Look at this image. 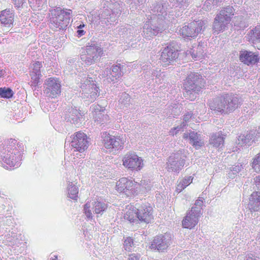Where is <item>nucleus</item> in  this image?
<instances>
[{"label":"nucleus","mask_w":260,"mask_h":260,"mask_svg":"<svg viewBox=\"0 0 260 260\" xmlns=\"http://www.w3.org/2000/svg\"><path fill=\"white\" fill-rule=\"evenodd\" d=\"M104 55L103 48L99 44L91 43L86 46L80 55V59L87 66H90L100 60Z\"/></svg>","instance_id":"20e7f679"},{"label":"nucleus","mask_w":260,"mask_h":260,"mask_svg":"<svg viewBox=\"0 0 260 260\" xmlns=\"http://www.w3.org/2000/svg\"><path fill=\"white\" fill-rule=\"evenodd\" d=\"M146 73L147 76L149 77L150 76L152 80L154 79V77H155L156 79H159L160 77H161V75L162 74V73H161L160 70H155L154 69H150V70H149L148 72H146Z\"/></svg>","instance_id":"c03bdc74"},{"label":"nucleus","mask_w":260,"mask_h":260,"mask_svg":"<svg viewBox=\"0 0 260 260\" xmlns=\"http://www.w3.org/2000/svg\"><path fill=\"white\" fill-rule=\"evenodd\" d=\"M84 213L88 219L92 218V213L90 209V204L88 202L84 205Z\"/></svg>","instance_id":"de8ad7c7"},{"label":"nucleus","mask_w":260,"mask_h":260,"mask_svg":"<svg viewBox=\"0 0 260 260\" xmlns=\"http://www.w3.org/2000/svg\"><path fill=\"white\" fill-rule=\"evenodd\" d=\"M243 169V166L240 164H237L230 168V171L228 173V176L230 178H234Z\"/></svg>","instance_id":"e433bc0d"},{"label":"nucleus","mask_w":260,"mask_h":260,"mask_svg":"<svg viewBox=\"0 0 260 260\" xmlns=\"http://www.w3.org/2000/svg\"><path fill=\"white\" fill-rule=\"evenodd\" d=\"M104 146L108 151L113 153H115L123 147V143L120 137H117L110 135L107 133L103 134Z\"/></svg>","instance_id":"2eb2a0df"},{"label":"nucleus","mask_w":260,"mask_h":260,"mask_svg":"<svg viewBox=\"0 0 260 260\" xmlns=\"http://www.w3.org/2000/svg\"><path fill=\"white\" fill-rule=\"evenodd\" d=\"M248 206L251 211H260V191L253 192L251 194Z\"/></svg>","instance_id":"cd10ccee"},{"label":"nucleus","mask_w":260,"mask_h":260,"mask_svg":"<svg viewBox=\"0 0 260 260\" xmlns=\"http://www.w3.org/2000/svg\"><path fill=\"white\" fill-rule=\"evenodd\" d=\"M140 184L141 185V187H140V191L139 193H140L141 191V192H143V190H141V188H142V187H143V185L144 184V183H143V182H142V181H141V184Z\"/></svg>","instance_id":"0e129e2a"},{"label":"nucleus","mask_w":260,"mask_h":260,"mask_svg":"<svg viewBox=\"0 0 260 260\" xmlns=\"http://www.w3.org/2000/svg\"><path fill=\"white\" fill-rule=\"evenodd\" d=\"M192 116V113L191 112H187L185 115H184L183 120L186 122L188 121Z\"/></svg>","instance_id":"4d7b16f0"},{"label":"nucleus","mask_w":260,"mask_h":260,"mask_svg":"<svg viewBox=\"0 0 260 260\" xmlns=\"http://www.w3.org/2000/svg\"><path fill=\"white\" fill-rule=\"evenodd\" d=\"M191 2L192 0H171L170 5L167 2L153 5L150 12L151 16L148 17L149 21L143 27L144 38L150 40L165 30L170 23L173 22L174 13L169 11L168 7L184 10Z\"/></svg>","instance_id":"f257e3e1"},{"label":"nucleus","mask_w":260,"mask_h":260,"mask_svg":"<svg viewBox=\"0 0 260 260\" xmlns=\"http://www.w3.org/2000/svg\"><path fill=\"white\" fill-rule=\"evenodd\" d=\"M124 218L128 220L131 223H139V221L138 218V215L137 214V208L134 207H129V208L124 214Z\"/></svg>","instance_id":"2f4dec72"},{"label":"nucleus","mask_w":260,"mask_h":260,"mask_svg":"<svg viewBox=\"0 0 260 260\" xmlns=\"http://www.w3.org/2000/svg\"><path fill=\"white\" fill-rule=\"evenodd\" d=\"M204 86V79L198 73H191L188 75L184 84V95L188 99L193 98V93H197Z\"/></svg>","instance_id":"39448f33"},{"label":"nucleus","mask_w":260,"mask_h":260,"mask_svg":"<svg viewBox=\"0 0 260 260\" xmlns=\"http://www.w3.org/2000/svg\"><path fill=\"white\" fill-rule=\"evenodd\" d=\"M66 112V120L74 124H80L82 115L76 109H69Z\"/></svg>","instance_id":"a878e982"},{"label":"nucleus","mask_w":260,"mask_h":260,"mask_svg":"<svg viewBox=\"0 0 260 260\" xmlns=\"http://www.w3.org/2000/svg\"><path fill=\"white\" fill-rule=\"evenodd\" d=\"M196 94V93H193V95H194V94ZM194 98H196V96H193V99H194ZM190 99L191 100H192L193 99V98H192L191 99Z\"/></svg>","instance_id":"774afa93"},{"label":"nucleus","mask_w":260,"mask_h":260,"mask_svg":"<svg viewBox=\"0 0 260 260\" xmlns=\"http://www.w3.org/2000/svg\"><path fill=\"white\" fill-rule=\"evenodd\" d=\"M183 186H184V185H183V184L181 183V182L180 181H179L177 185L176 191L178 193L180 192L183 189H184L185 188Z\"/></svg>","instance_id":"864d4df0"},{"label":"nucleus","mask_w":260,"mask_h":260,"mask_svg":"<svg viewBox=\"0 0 260 260\" xmlns=\"http://www.w3.org/2000/svg\"><path fill=\"white\" fill-rule=\"evenodd\" d=\"M71 146L74 151L84 152L89 146L88 138L86 135L81 132L75 133L65 141V147Z\"/></svg>","instance_id":"6e6552de"},{"label":"nucleus","mask_w":260,"mask_h":260,"mask_svg":"<svg viewBox=\"0 0 260 260\" xmlns=\"http://www.w3.org/2000/svg\"><path fill=\"white\" fill-rule=\"evenodd\" d=\"M84 26H85V25L84 24H80V25H79L77 27L78 29H81Z\"/></svg>","instance_id":"e2e57ef3"},{"label":"nucleus","mask_w":260,"mask_h":260,"mask_svg":"<svg viewBox=\"0 0 260 260\" xmlns=\"http://www.w3.org/2000/svg\"><path fill=\"white\" fill-rule=\"evenodd\" d=\"M129 2H131V5H132L130 9H134V7L135 6V9H138V10H141L144 6V3L146 2V0H128ZM134 10H133V11Z\"/></svg>","instance_id":"37998d69"},{"label":"nucleus","mask_w":260,"mask_h":260,"mask_svg":"<svg viewBox=\"0 0 260 260\" xmlns=\"http://www.w3.org/2000/svg\"><path fill=\"white\" fill-rule=\"evenodd\" d=\"M255 132L251 131L247 134L246 136L240 135L238 138V144L242 146L243 144L250 146L251 144L255 142L254 135Z\"/></svg>","instance_id":"7c9ffc66"},{"label":"nucleus","mask_w":260,"mask_h":260,"mask_svg":"<svg viewBox=\"0 0 260 260\" xmlns=\"http://www.w3.org/2000/svg\"><path fill=\"white\" fill-rule=\"evenodd\" d=\"M72 11L57 7L54 10V16L50 18L51 25L55 28L66 29L69 24Z\"/></svg>","instance_id":"423d86ee"},{"label":"nucleus","mask_w":260,"mask_h":260,"mask_svg":"<svg viewBox=\"0 0 260 260\" xmlns=\"http://www.w3.org/2000/svg\"><path fill=\"white\" fill-rule=\"evenodd\" d=\"M17 141L10 139L0 146V160L8 165L10 168H17L21 165L22 155L16 149Z\"/></svg>","instance_id":"f03ea898"},{"label":"nucleus","mask_w":260,"mask_h":260,"mask_svg":"<svg viewBox=\"0 0 260 260\" xmlns=\"http://www.w3.org/2000/svg\"><path fill=\"white\" fill-rule=\"evenodd\" d=\"M190 52L192 58L197 60L202 57L204 51L202 48V46L198 45L196 50L192 49V51Z\"/></svg>","instance_id":"ea45409f"},{"label":"nucleus","mask_w":260,"mask_h":260,"mask_svg":"<svg viewBox=\"0 0 260 260\" xmlns=\"http://www.w3.org/2000/svg\"><path fill=\"white\" fill-rule=\"evenodd\" d=\"M186 153L184 150H180L172 154L168 158L167 169L170 172L179 173L185 165Z\"/></svg>","instance_id":"9d476101"},{"label":"nucleus","mask_w":260,"mask_h":260,"mask_svg":"<svg viewBox=\"0 0 260 260\" xmlns=\"http://www.w3.org/2000/svg\"><path fill=\"white\" fill-rule=\"evenodd\" d=\"M201 214L199 212L193 211L190 210L186 213L182 220V226L184 228L191 229L193 228L198 223L199 218Z\"/></svg>","instance_id":"412c9836"},{"label":"nucleus","mask_w":260,"mask_h":260,"mask_svg":"<svg viewBox=\"0 0 260 260\" xmlns=\"http://www.w3.org/2000/svg\"><path fill=\"white\" fill-rule=\"evenodd\" d=\"M144 187L146 191H148L151 189V186L149 185H146V186H145Z\"/></svg>","instance_id":"680f3d73"},{"label":"nucleus","mask_w":260,"mask_h":260,"mask_svg":"<svg viewBox=\"0 0 260 260\" xmlns=\"http://www.w3.org/2000/svg\"><path fill=\"white\" fill-rule=\"evenodd\" d=\"M14 4L17 8L20 7L24 3V0H13Z\"/></svg>","instance_id":"6e6d98bb"},{"label":"nucleus","mask_w":260,"mask_h":260,"mask_svg":"<svg viewBox=\"0 0 260 260\" xmlns=\"http://www.w3.org/2000/svg\"><path fill=\"white\" fill-rule=\"evenodd\" d=\"M255 182L257 187L260 190V176L256 177Z\"/></svg>","instance_id":"13d9d810"},{"label":"nucleus","mask_w":260,"mask_h":260,"mask_svg":"<svg viewBox=\"0 0 260 260\" xmlns=\"http://www.w3.org/2000/svg\"><path fill=\"white\" fill-rule=\"evenodd\" d=\"M179 55L178 46L176 43L172 42L162 50L159 59L163 66L167 67L172 64Z\"/></svg>","instance_id":"4468645a"},{"label":"nucleus","mask_w":260,"mask_h":260,"mask_svg":"<svg viewBox=\"0 0 260 260\" xmlns=\"http://www.w3.org/2000/svg\"><path fill=\"white\" fill-rule=\"evenodd\" d=\"M5 74V71L3 69H0V78L4 75Z\"/></svg>","instance_id":"052dcab7"},{"label":"nucleus","mask_w":260,"mask_h":260,"mask_svg":"<svg viewBox=\"0 0 260 260\" xmlns=\"http://www.w3.org/2000/svg\"><path fill=\"white\" fill-rule=\"evenodd\" d=\"M41 67V63L39 61H36L32 64V69L30 73L31 78L32 80V85L36 86L39 82L40 77L41 76L40 68Z\"/></svg>","instance_id":"c85d7f7f"},{"label":"nucleus","mask_w":260,"mask_h":260,"mask_svg":"<svg viewBox=\"0 0 260 260\" xmlns=\"http://www.w3.org/2000/svg\"><path fill=\"white\" fill-rule=\"evenodd\" d=\"M137 214L139 221L145 223H149L153 219L152 208L149 204H144L137 208Z\"/></svg>","instance_id":"6ab92c4d"},{"label":"nucleus","mask_w":260,"mask_h":260,"mask_svg":"<svg viewBox=\"0 0 260 260\" xmlns=\"http://www.w3.org/2000/svg\"><path fill=\"white\" fill-rule=\"evenodd\" d=\"M181 107L179 105H175L169 107V113L167 114L169 117H176L180 115L181 112Z\"/></svg>","instance_id":"4c0bfd02"},{"label":"nucleus","mask_w":260,"mask_h":260,"mask_svg":"<svg viewBox=\"0 0 260 260\" xmlns=\"http://www.w3.org/2000/svg\"><path fill=\"white\" fill-rule=\"evenodd\" d=\"M77 34L78 37H80L84 35L85 31L83 30L79 29L77 31Z\"/></svg>","instance_id":"bf43d9fd"},{"label":"nucleus","mask_w":260,"mask_h":260,"mask_svg":"<svg viewBox=\"0 0 260 260\" xmlns=\"http://www.w3.org/2000/svg\"><path fill=\"white\" fill-rule=\"evenodd\" d=\"M234 25L240 28H244L248 26V22L244 19L243 17H238L234 20Z\"/></svg>","instance_id":"79ce46f5"},{"label":"nucleus","mask_w":260,"mask_h":260,"mask_svg":"<svg viewBox=\"0 0 260 260\" xmlns=\"http://www.w3.org/2000/svg\"><path fill=\"white\" fill-rule=\"evenodd\" d=\"M180 181L181 182L183 185H184L183 186L186 188L192 182V178L191 176H188L185 178L181 179Z\"/></svg>","instance_id":"3c124183"},{"label":"nucleus","mask_w":260,"mask_h":260,"mask_svg":"<svg viewBox=\"0 0 260 260\" xmlns=\"http://www.w3.org/2000/svg\"><path fill=\"white\" fill-rule=\"evenodd\" d=\"M81 77L80 82L82 84L81 88L82 93L81 97L82 99H86L88 102H92L98 96V88L93 83V81L91 78L86 77V74L82 73V75H79Z\"/></svg>","instance_id":"0eeeda50"},{"label":"nucleus","mask_w":260,"mask_h":260,"mask_svg":"<svg viewBox=\"0 0 260 260\" xmlns=\"http://www.w3.org/2000/svg\"><path fill=\"white\" fill-rule=\"evenodd\" d=\"M69 197L74 200H76L79 192L78 188L73 182H69L68 186Z\"/></svg>","instance_id":"f704fd0d"},{"label":"nucleus","mask_w":260,"mask_h":260,"mask_svg":"<svg viewBox=\"0 0 260 260\" xmlns=\"http://www.w3.org/2000/svg\"><path fill=\"white\" fill-rule=\"evenodd\" d=\"M204 25V23L202 20L194 21L181 27L179 33L184 38H194L201 33Z\"/></svg>","instance_id":"f8f14e48"},{"label":"nucleus","mask_w":260,"mask_h":260,"mask_svg":"<svg viewBox=\"0 0 260 260\" xmlns=\"http://www.w3.org/2000/svg\"><path fill=\"white\" fill-rule=\"evenodd\" d=\"M140 255L133 253L129 255L128 260H140Z\"/></svg>","instance_id":"5fc2aeb1"},{"label":"nucleus","mask_w":260,"mask_h":260,"mask_svg":"<svg viewBox=\"0 0 260 260\" xmlns=\"http://www.w3.org/2000/svg\"><path fill=\"white\" fill-rule=\"evenodd\" d=\"M13 91L10 88H0V96L2 98L9 99L13 96Z\"/></svg>","instance_id":"a19ab883"},{"label":"nucleus","mask_w":260,"mask_h":260,"mask_svg":"<svg viewBox=\"0 0 260 260\" xmlns=\"http://www.w3.org/2000/svg\"><path fill=\"white\" fill-rule=\"evenodd\" d=\"M252 167L255 172L260 173V152L253 158Z\"/></svg>","instance_id":"a18cd8bd"},{"label":"nucleus","mask_w":260,"mask_h":260,"mask_svg":"<svg viewBox=\"0 0 260 260\" xmlns=\"http://www.w3.org/2000/svg\"><path fill=\"white\" fill-rule=\"evenodd\" d=\"M107 204L102 201H96L93 204L92 209L94 214L102 215L107 209Z\"/></svg>","instance_id":"72a5a7b5"},{"label":"nucleus","mask_w":260,"mask_h":260,"mask_svg":"<svg viewBox=\"0 0 260 260\" xmlns=\"http://www.w3.org/2000/svg\"><path fill=\"white\" fill-rule=\"evenodd\" d=\"M141 185L139 183L127 178H122L117 183V190L123 192L127 196H135L140 191Z\"/></svg>","instance_id":"9b49d317"},{"label":"nucleus","mask_w":260,"mask_h":260,"mask_svg":"<svg viewBox=\"0 0 260 260\" xmlns=\"http://www.w3.org/2000/svg\"><path fill=\"white\" fill-rule=\"evenodd\" d=\"M205 200L203 197H200L198 199L196 200L194 206L191 208V210L193 211L199 212V214H201V210L202 209V206Z\"/></svg>","instance_id":"58836bf2"},{"label":"nucleus","mask_w":260,"mask_h":260,"mask_svg":"<svg viewBox=\"0 0 260 260\" xmlns=\"http://www.w3.org/2000/svg\"><path fill=\"white\" fill-rule=\"evenodd\" d=\"M185 124L184 123V122L181 124L179 126H177L176 127H174L173 129H171V130L170 131V135H177L178 132L180 131L183 126H185Z\"/></svg>","instance_id":"8fccbe9b"},{"label":"nucleus","mask_w":260,"mask_h":260,"mask_svg":"<svg viewBox=\"0 0 260 260\" xmlns=\"http://www.w3.org/2000/svg\"><path fill=\"white\" fill-rule=\"evenodd\" d=\"M90 109L93 113L94 121L97 123L103 124L108 120V116L105 113V110L100 105H93L90 107Z\"/></svg>","instance_id":"4be33fe9"},{"label":"nucleus","mask_w":260,"mask_h":260,"mask_svg":"<svg viewBox=\"0 0 260 260\" xmlns=\"http://www.w3.org/2000/svg\"><path fill=\"white\" fill-rule=\"evenodd\" d=\"M118 34L124 39L131 40V37L136 34V30L132 26L126 24L117 28Z\"/></svg>","instance_id":"bb28decb"},{"label":"nucleus","mask_w":260,"mask_h":260,"mask_svg":"<svg viewBox=\"0 0 260 260\" xmlns=\"http://www.w3.org/2000/svg\"><path fill=\"white\" fill-rule=\"evenodd\" d=\"M171 239L169 234L160 235L156 236L150 245L151 249L157 250L159 252H165L171 245Z\"/></svg>","instance_id":"dca6fc26"},{"label":"nucleus","mask_w":260,"mask_h":260,"mask_svg":"<svg viewBox=\"0 0 260 260\" xmlns=\"http://www.w3.org/2000/svg\"><path fill=\"white\" fill-rule=\"evenodd\" d=\"M218 5V4L215 3V0H207L203 6V9L205 11H209L212 9L213 6Z\"/></svg>","instance_id":"09e8293b"},{"label":"nucleus","mask_w":260,"mask_h":260,"mask_svg":"<svg viewBox=\"0 0 260 260\" xmlns=\"http://www.w3.org/2000/svg\"><path fill=\"white\" fill-rule=\"evenodd\" d=\"M57 256L56 255H54V258L52 259V260H57Z\"/></svg>","instance_id":"338daca9"},{"label":"nucleus","mask_w":260,"mask_h":260,"mask_svg":"<svg viewBox=\"0 0 260 260\" xmlns=\"http://www.w3.org/2000/svg\"><path fill=\"white\" fill-rule=\"evenodd\" d=\"M148 67V66H147V68H146V65L143 66V67H142V69H143L144 70H147V69H147V67Z\"/></svg>","instance_id":"69168bd1"},{"label":"nucleus","mask_w":260,"mask_h":260,"mask_svg":"<svg viewBox=\"0 0 260 260\" xmlns=\"http://www.w3.org/2000/svg\"><path fill=\"white\" fill-rule=\"evenodd\" d=\"M248 39L254 46L260 50V25L256 26L247 34Z\"/></svg>","instance_id":"393cba45"},{"label":"nucleus","mask_w":260,"mask_h":260,"mask_svg":"<svg viewBox=\"0 0 260 260\" xmlns=\"http://www.w3.org/2000/svg\"><path fill=\"white\" fill-rule=\"evenodd\" d=\"M123 246L126 251H131L132 247L134 246L133 239L131 237H127L124 241Z\"/></svg>","instance_id":"49530a36"},{"label":"nucleus","mask_w":260,"mask_h":260,"mask_svg":"<svg viewBox=\"0 0 260 260\" xmlns=\"http://www.w3.org/2000/svg\"><path fill=\"white\" fill-rule=\"evenodd\" d=\"M122 161L123 166L131 170H140L143 167L142 159L135 152L127 153Z\"/></svg>","instance_id":"f3484780"},{"label":"nucleus","mask_w":260,"mask_h":260,"mask_svg":"<svg viewBox=\"0 0 260 260\" xmlns=\"http://www.w3.org/2000/svg\"><path fill=\"white\" fill-rule=\"evenodd\" d=\"M130 96L125 93H122L119 100V106L121 109L127 108L129 105Z\"/></svg>","instance_id":"c9c22d12"},{"label":"nucleus","mask_w":260,"mask_h":260,"mask_svg":"<svg viewBox=\"0 0 260 260\" xmlns=\"http://www.w3.org/2000/svg\"><path fill=\"white\" fill-rule=\"evenodd\" d=\"M14 19V15L10 10L2 11L0 14V21L5 25L10 27L12 24Z\"/></svg>","instance_id":"c756f323"},{"label":"nucleus","mask_w":260,"mask_h":260,"mask_svg":"<svg viewBox=\"0 0 260 260\" xmlns=\"http://www.w3.org/2000/svg\"><path fill=\"white\" fill-rule=\"evenodd\" d=\"M45 85L44 93L48 96L55 98L60 93L61 85L57 79L50 78L46 81Z\"/></svg>","instance_id":"a211bd4d"},{"label":"nucleus","mask_w":260,"mask_h":260,"mask_svg":"<svg viewBox=\"0 0 260 260\" xmlns=\"http://www.w3.org/2000/svg\"><path fill=\"white\" fill-rule=\"evenodd\" d=\"M183 138L184 139L189 138L190 144L197 149L200 148L204 145V142L202 141L200 135L194 131L190 132L189 133H184Z\"/></svg>","instance_id":"b1692460"},{"label":"nucleus","mask_w":260,"mask_h":260,"mask_svg":"<svg viewBox=\"0 0 260 260\" xmlns=\"http://www.w3.org/2000/svg\"><path fill=\"white\" fill-rule=\"evenodd\" d=\"M123 66L118 64L113 66L112 69L107 68L103 72L102 75L107 77L108 82H115L121 75V71Z\"/></svg>","instance_id":"aec40b11"},{"label":"nucleus","mask_w":260,"mask_h":260,"mask_svg":"<svg viewBox=\"0 0 260 260\" xmlns=\"http://www.w3.org/2000/svg\"><path fill=\"white\" fill-rule=\"evenodd\" d=\"M224 138L222 136V134L218 132L213 134L210 139V144L216 148H220L223 145Z\"/></svg>","instance_id":"473e14b6"},{"label":"nucleus","mask_w":260,"mask_h":260,"mask_svg":"<svg viewBox=\"0 0 260 260\" xmlns=\"http://www.w3.org/2000/svg\"><path fill=\"white\" fill-rule=\"evenodd\" d=\"M108 9H105L100 14V17L105 23L114 22L117 20L121 14V7L119 3H109L107 6Z\"/></svg>","instance_id":"ddd939ff"},{"label":"nucleus","mask_w":260,"mask_h":260,"mask_svg":"<svg viewBox=\"0 0 260 260\" xmlns=\"http://www.w3.org/2000/svg\"><path fill=\"white\" fill-rule=\"evenodd\" d=\"M233 11L234 8L230 6L220 10L219 13L216 15L213 24L214 33L218 34L225 29L231 21V16L234 15Z\"/></svg>","instance_id":"1a4fd4ad"},{"label":"nucleus","mask_w":260,"mask_h":260,"mask_svg":"<svg viewBox=\"0 0 260 260\" xmlns=\"http://www.w3.org/2000/svg\"><path fill=\"white\" fill-rule=\"evenodd\" d=\"M241 103V100L238 96L228 94L214 99L209 106L215 113L226 114L234 111Z\"/></svg>","instance_id":"7ed1b4c3"},{"label":"nucleus","mask_w":260,"mask_h":260,"mask_svg":"<svg viewBox=\"0 0 260 260\" xmlns=\"http://www.w3.org/2000/svg\"><path fill=\"white\" fill-rule=\"evenodd\" d=\"M77 58H71V59H69L68 61H67V64L68 65H73L74 63H75V66L76 67L77 66V63H79V62L77 60Z\"/></svg>","instance_id":"603ef678"},{"label":"nucleus","mask_w":260,"mask_h":260,"mask_svg":"<svg viewBox=\"0 0 260 260\" xmlns=\"http://www.w3.org/2000/svg\"><path fill=\"white\" fill-rule=\"evenodd\" d=\"M240 59L245 64L252 65L257 63L259 59V57L258 55L255 53L245 50L241 51Z\"/></svg>","instance_id":"5701e85b"}]
</instances>
